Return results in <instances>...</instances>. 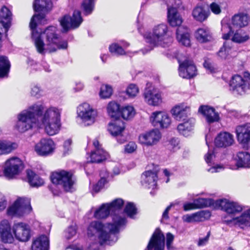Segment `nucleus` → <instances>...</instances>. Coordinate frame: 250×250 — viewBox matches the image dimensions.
<instances>
[{
	"label": "nucleus",
	"instance_id": "f257e3e1",
	"mask_svg": "<svg viewBox=\"0 0 250 250\" xmlns=\"http://www.w3.org/2000/svg\"><path fill=\"white\" fill-rule=\"evenodd\" d=\"M52 7L51 0H35L33 3L34 11L41 13L35 14L32 17L29 26L32 30V38L36 50L41 54H44L46 51L51 53L67 47V42L61 41L57 33L56 27L49 26L43 32H39L36 30L37 24L42 23L45 18V14L49 11Z\"/></svg>",
	"mask_w": 250,
	"mask_h": 250
},
{
	"label": "nucleus",
	"instance_id": "f03ea898",
	"mask_svg": "<svg viewBox=\"0 0 250 250\" xmlns=\"http://www.w3.org/2000/svg\"><path fill=\"white\" fill-rule=\"evenodd\" d=\"M112 222L106 224L99 221L91 222L89 225L87 234L93 243L102 245L107 243L110 245L118 240L117 233L126 223L125 218L118 214L112 216Z\"/></svg>",
	"mask_w": 250,
	"mask_h": 250
},
{
	"label": "nucleus",
	"instance_id": "7ed1b4c3",
	"mask_svg": "<svg viewBox=\"0 0 250 250\" xmlns=\"http://www.w3.org/2000/svg\"><path fill=\"white\" fill-rule=\"evenodd\" d=\"M42 106V110L36 115L37 126L44 128L45 132L52 136L58 133L60 127L61 110L55 106H50L45 109L42 104L36 103Z\"/></svg>",
	"mask_w": 250,
	"mask_h": 250
},
{
	"label": "nucleus",
	"instance_id": "20e7f679",
	"mask_svg": "<svg viewBox=\"0 0 250 250\" xmlns=\"http://www.w3.org/2000/svg\"><path fill=\"white\" fill-rule=\"evenodd\" d=\"M145 38L146 42L149 44L150 47L146 52L142 50L144 54L152 50L154 47L158 46L165 47L172 41V39L168 33V27L164 23L154 26L151 32L146 34Z\"/></svg>",
	"mask_w": 250,
	"mask_h": 250
},
{
	"label": "nucleus",
	"instance_id": "39448f33",
	"mask_svg": "<svg viewBox=\"0 0 250 250\" xmlns=\"http://www.w3.org/2000/svg\"><path fill=\"white\" fill-rule=\"evenodd\" d=\"M196 208H205L214 204L215 207L225 211L226 214L224 217V222L229 225L234 220V204L226 199L216 200L214 203L211 199L198 198L194 200Z\"/></svg>",
	"mask_w": 250,
	"mask_h": 250
},
{
	"label": "nucleus",
	"instance_id": "423d86ee",
	"mask_svg": "<svg viewBox=\"0 0 250 250\" xmlns=\"http://www.w3.org/2000/svg\"><path fill=\"white\" fill-rule=\"evenodd\" d=\"M167 21L171 26L178 27L176 37L178 42L186 46H189L190 44L189 30L186 27L181 26L183 20L175 8H167Z\"/></svg>",
	"mask_w": 250,
	"mask_h": 250
},
{
	"label": "nucleus",
	"instance_id": "0eeeda50",
	"mask_svg": "<svg viewBox=\"0 0 250 250\" xmlns=\"http://www.w3.org/2000/svg\"><path fill=\"white\" fill-rule=\"evenodd\" d=\"M42 110V106L39 104H33L26 110L21 112L18 115V121L16 128L23 132L37 125L36 115H38Z\"/></svg>",
	"mask_w": 250,
	"mask_h": 250
},
{
	"label": "nucleus",
	"instance_id": "6e6552de",
	"mask_svg": "<svg viewBox=\"0 0 250 250\" xmlns=\"http://www.w3.org/2000/svg\"><path fill=\"white\" fill-rule=\"evenodd\" d=\"M222 31L223 32V38L226 40L224 45L217 53L218 56L221 59H230V55L233 53L234 42V34L229 24L223 23Z\"/></svg>",
	"mask_w": 250,
	"mask_h": 250
},
{
	"label": "nucleus",
	"instance_id": "1a4fd4ad",
	"mask_svg": "<svg viewBox=\"0 0 250 250\" xmlns=\"http://www.w3.org/2000/svg\"><path fill=\"white\" fill-rule=\"evenodd\" d=\"M32 210L30 200L26 197H19L8 210L9 215L22 216L29 213Z\"/></svg>",
	"mask_w": 250,
	"mask_h": 250
},
{
	"label": "nucleus",
	"instance_id": "9d476101",
	"mask_svg": "<svg viewBox=\"0 0 250 250\" xmlns=\"http://www.w3.org/2000/svg\"><path fill=\"white\" fill-rule=\"evenodd\" d=\"M51 179L53 184L62 186L65 190L71 191L74 182L72 179L71 173L62 170L55 171L51 176Z\"/></svg>",
	"mask_w": 250,
	"mask_h": 250
},
{
	"label": "nucleus",
	"instance_id": "9b49d317",
	"mask_svg": "<svg viewBox=\"0 0 250 250\" xmlns=\"http://www.w3.org/2000/svg\"><path fill=\"white\" fill-rule=\"evenodd\" d=\"M77 113L83 122L89 125L94 124L98 117V112L89 104L84 103L78 107Z\"/></svg>",
	"mask_w": 250,
	"mask_h": 250
},
{
	"label": "nucleus",
	"instance_id": "f8f14e48",
	"mask_svg": "<svg viewBox=\"0 0 250 250\" xmlns=\"http://www.w3.org/2000/svg\"><path fill=\"white\" fill-rule=\"evenodd\" d=\"M22 168L21 160L18 157H12L5 162L3 173L7 178L13 179L21 172Z\"/></svg>",
	"mask_w": 250,
	"mask_h": 250
},
{
	"label": "nucleus",
	"instance_id": "ddd939ff",
	"mask_svg": "<svg viewBox=\"0 0 250 250\" xmlns=\"http://www.w3.org/2000/svg\"><path fill=\"white\" fill-rule=\"evenodd\" d=\"M82 21L80 11L75 10L72 17L64 16L60 20V23L63 30L67 31L70 28L75 29L78 27Z\"/></svg>",
	"mask_w": 250,
	"mask_h": 250
},
{
	"label": "nucleus",
	"instance_id": "4468645a",
	"mask_svg": "<svg viewBox=\"0 0 250 250\" xmlns=\"http://www.w3.org/2000/svg\"><path fill=\"white\" fill-rule=\"evenodd\" d=\"M13 233L17 240L27 242L31 237V229L29 225L23 222L15 223L12 227Z\"/></svg>",
	"mask_w": 250,
	"mask_h": 250
},
{
	"label": "nucleus",
	"instance_id": "2eb2a0df",
	"mask_svg": "<svg viewBox=\"0 0 250 250\" xmlns=\"http://www.w3.org/2000/svg\"><path fill=\"white\" fill-rule=\"evenodd\" d=\"M143 96L145 102L151 106H159L162 103L161 93L152 86H147L145 90Z\"/></svg>",
	"mask_w": 250,
	"mask_h": 250
},
{
	"label": "nucleus",
	"instance_id": "dca6fc26",
	"mask_svg": "<svg viewBox=\"0 0 250 250\" xmlns=\"http://www.w3.org/2000/svg\"><path fill=\"white\" fill-rule=\"evenodd\" d=\"M150 122L153 126L161 128H167L171 124L169 116L165 112L155 111L151 113Z\"/></svg>",
	"mask_w": 250,
	"mask_h": 250
},
{
	"label": "nucleus",
	"instance_id": "f3484780",
	"mask_svg": "<svg viewBox=\"0 0 250 250\" xmlns=\"http://www.w3.org/2000/svg\"><path fill=\"white\" fill-rule=\"evenodd\" d=\"M161 138L160 132L157 129H152L141 134L139 141L142 145L152 146L156 145Z\"/></svg>",
	"mask_w": 250,
	"mask_h": 250
},
{
	"label": "nucleus",
	"instance_id": "a211bd4d",
	"mask_svg": "<svg viewBox=\"0 0 250 250\" xmlns=\"http://www.w3.org/2000/svg\"><path fill=\"white\" fill-rule=\"evenodd\" d=\"M178 70L179 76L185 79H191L197 74L196 68L190 60H185L182 62H179Z\"/></svg>",
	"mask_w": 250,
	"mask_h": 250
},
{
	"label": "nucleus",
	"instance_id": "6ab92c4d",
	"mask_svg": "<svg viewBox=\"0 0 250 250\" xmlns=\"http://www.w3.org/2000/svg\"><path fill=\"white\" fill-rule=\"evenodd\" d=\"M235 132L239 143L244 148H247L250 142V123L238 126Z\"/></svg>",
	"mask_w": 250,
	"mask_h": 250
},
{
	"label": "nucleus",
	"instance_id": "aec40b11",
	"mask_svg": "<svg viewBox=\"0 0 250 250\" xmlns=\"http://www.w3.org/2000/svg\"><path fill=\"white\" fill-rule=\"evenodd\" d=\"M250 74L248 72L244 73L243 77L235 75V91L242 95L250 89Z\"/></svg>",
	"mask_w": 250,
	"mask_h": 250
},
{
	"label": "nucleus",
	"instance_id": "412c9836",
	"mask_svg": "<svg viewBox=\"0 0 250 250\" xmlns=\"http://www.w3.org/2000/svg\"><path fill=\"white\" fill-rule=\"evenodd\" d=\"M55 149V144L50 138H42L35 146L36 152L41 156H46L51 154Z\"/></svg>",
	"mask_w": 250,
	"mask_h": 250
},
{
	"label": "nucleus",
	"instance_id": "4be33fe9",
	"mask_svg": "<svg viewBox=\"0 0 250 250\" xmlns=\"http://www.w3.org/2000/svg\"><path fill=\"white\" fill-rule=\"evenodd\" d=\"M165 237L162 231L157 229L153 233L147 245L148 250H163L165 246Z\"/></svg>",
	"mask_w": 250,
	"mask_h": 250
},
{
	"label": "nucleus",
	"instance_id": "5701e85b",
	"mask_svg": "<svg viewBox=\"0 0 250 250\" xmlns=\"http://www.w3.org/2000/svg\"><path fill=\"white\" fill-rule=\"evenodd\" d=\"M189 110L190 107L188 106L182 104L174 106L171 110V113L176 120L184 121L188 119Z\"/></svg>",
	"mask_w": 250,
	"mask_h": 250
},
{
	"label": "nucleus",
	"instance_id": "b1692460",
	"mask_svg": "<svg viewBox=\"0 0 250 250\" xmlns=\"http://www.w3.org/2000/svg\"><path fill=\"white\" fill-rule=\"evenodd\" d=\"M157 180V171L155 170L146 171L144 172L141 177L142 184L148 188L154 189L156 187Z\"/></svg>",
	"mask_w": 250,
	"mask_h": 250
},
{
	"label": "nucleus",
	"instance_id": "393cba45",
	"mask_svg": "<svg viewBox=\"0 0 250 250\" xmlns=\"http://www.w3.org/2000/svg\"><path fill=\"white\" fill-rule=\"evenodd\" d=\"M233 142V135L227 132H220L215 139L216 147L226 148L231 146Z\"/></svg>",
	"mask_w": 250,
	"mask_h": 250
},
{
	"label": "nucleus",
	"instance_id": "a878e982",
	"mask_svg": "<svg viewBox=\"0 0 250 250\" xmlns=\"http://www.w3.org/2000/svg\"><path fill=\"white\" fill-rule=\"evenodd\" d=\"M198 111L205 117L207 122L209 124L218 122L219 120V114L213 107L208 105H202L199 107Z\"/></svg>",
	"mask_w": 250,
	"mask_h": 250
},
{
	"label": "nucleus",
	"instance_id": "bb28decb",
	"mask_svg": "<svg viewBox=\"0 0 250 250\" xmlns=\"http://www.w3.org/2000/svg\"><path fill=\"white\" fill-rule=\"evenodd\" d=\"M209 14L203 5L197 4L193 8L191 15L196 21L203 22L208 19Z\"/></svg>",
	"mask_w": 250,
	"mask_h": 250
},
{
	"label": "nucleus",
	"instance_id": "cd10ccee",
	"mask_svg": "<svg viewBox=\"0 0 250 250\" xmlns=\"http://www.w3.org/2000/svg\"><path fill=\"white\" fill-rule=\"evenodd\" d=\"M194 124V119L188 118L177 126V130L182 135L186 137L188 136L192 132Z\"/></svg>",
	"mask_w": 250,
	"mask_h": 250
},
{
	"label": "nucleus",
	"instance_id": "c85d7f7f",
	"mask_svg": "<svg viewBox=\"0 0 250 250\" xmlns=\"http://www.w3.org/2000/svg\"><path fill=\"white\" fill-rule=\"evenodd\" d=\"M125 126L123 122L116 120L110 123L108 126V131L114 137L121 136L125 129Z\"/></svg>",
	"mask_w": 250,
	"mask_h": 250
},
{
	"label": "nucleus",
	"instance_id": "c756f323",
	"mask_svg": "<svg viewBox=\"0 0 250 250\" xmlns=\"http://www.w3.org/2000/svg\"><path fill=\"white\" fill-rule=\"evenodd\" d=\"M49 239L44 235L37 238L32 243V250H48Z\"/></svg>",
	"mask_w": 250,
	"mask_h": 250
},
{
	"label": "nucleus",
	"instance_id": "7c9ffc66",
	"mask_svg": "<svg viewBox=\"0 0 250 250\" xmlns=\"http://www.w3.org/2000/svg\"><path fill=\"white\" fill-rule=\"evenodd\" d=\"M12 19V13L6 6H4L0 10V20L6 31L10 26Z\"/></svg>",
	"mask_w": 250,
	"mask_h": 250
},
{
	"label": "nucleus",
	"instance_id": "2f4dec72",
	"mask_svg": "<svg viewBox=\"0 0 250 250\" xmlns=\"http://www.w3.org/2000/svg\"><path fill=\"white\" fill-rule=\"evenodd\" d=\"M197 40L202 43L209 42L212 37L209 29L207 28H200L198 29L195 34Z\"/></svg>",
	"mask_w": 250,
	"mask_h": 250
},
{
	"label": "nucleus",
	"instance_id": "473e14b6",
	"mask_svg": "<svg viewBox=\"0 0 250 250\" xmlns=\"http://www.w3.org/2000/svg\"><path fill=\"white\" fill-rule=\"evenodd\" d=\"M26 175L28 182L31 186L33 187H38L43 185V180L32 170L30 169L27 170Z\"/></svg>",
	"mask_w": 250,
	"mask_h": 250
},
{
	"label": "nucleus",
	"instance_id": "72a5a7b5",
	"mask_svg": "<svg viewBox=\"0 0 250 250\" xmlns=\"http://www.w3.org/2000/svg\"><path fill=\"white\" fill-rule=\"evenodd\" d=\"M237 166L241 167H250V153L246 151L238 153Z\"/></svg>",
	"mask_w": 250,
	"mask_h": 250
},
{
	"label": "nucleus",
	"instance_id": "f704fd0d",
	"mask_svg": "<svg viewBox=\"0 0 250 250\" xmlns=\"http://www.w3.org/2000/svg\"><path fill=\"white\" fill-rule=\"evenodd\" d=\"M250 21V18L246 12H239L235 14V27L240 28L247 26Z\"/></svg>",
	"mask_w": 250,
	"mask_h": 250
},
{
	"label": "nucleus",
	"instance_id": "c9c22d12",
	"mask_svg": "<svg viewBox=\"0 0 250 250\" xmlns=\"http://www.w3.org/2000/svg\"><path fill=\"white\" fill-rule=\"evenodd\" d=\"M108 156L107 153L103 149H98L92 152L90 155V160L91 163H100L105 160Z\"/></svg>",
	"mask_w": 250,
	"mask_h": 250
},
{
	"label": "nucleus",
	"instance_id": "e433bc0d",
	"mask_svg": "<svg viewBox=\"0 0 250 250\" xmlns=\"http://www.w3.org/2000/svg\"><path fill=\"white\" fill-rule=\"evenodd\" d=\"M17 146H18L16 143L5 141H0V155L11 153L13 150L17 148Z\"/></svg>",
	"mask_w": 250,
	"mask_h": 250
},
{
	"label": "nucleus",
	"instance_id": "4c0bfd02",
	"mask_svg": "<svg viewBox=\"0 0 250 250\" xmlns=\"http://www.w3.org/2000/svg\"><path fill=\"white\" fill-rule=\"evenodd\" d=\"M10 67V62L7 57L0 56V77L7 76Z\"/></svg>",
	"mask_w": 250,
	"mask_h": 250
},
{
	"label": "nucleus",
	"instance_id": "58836bf2",
	"mask_svg": "<svg viewBox=\"0 0 250 250\" xmlns=\"http://www.w3.org/2000/svg\"><path fill=\"white\" fill-rule=\"evenodd\" d=\"M111 212L107 204H103L94 213V216L98 219L104 218Z\"/></svg>",
	"mask_w": 250,
	"mask_h": 250
},
{
	"label": "nucleus",
	"instance_id": "ea45409f",
	"mask_svg": "<svg viewBox=\"0 0 250 250\" xmlns=\"http://www.w3.org/2000/svg\"><path fill=\"white\" fill-rule=\"evenodd\" d=\"M107 111L111 117L117 118L120 114V105L115 102H111L108 104Z\"/></svg>",
	"mask_w": 250,
	"mask_h": 250
},
{
	"label": "nucleus",
	"instance_id": "a19ab883",
	"mask_svg": "<svg viewBox=\"0 0 250 250\" xmlns=\"http://www.w3.org/2000/svg\"><path fill=\"white\" fill-rule=\"evenodd\" d=\"M194 222L204 221L208 219L210 216V212L208 210H201L193 213Z\"/></svg>",
	"mask_w": 250,
	"mask_h": 250
},
{
	"label": "nucleus",
	"instance_id": "79ce46f5",
	"mask_svg": "<svg viewBox=\"0 0 250 250\" xmlns=\"http://www.w3.org/2000/svg\"><path fill=\"white\" fill-rule=\"evenodd\" d=\"M94 0H83L82 3V8L86 15L92 13L94 8Z\"/></svg>",
	"mask_w": 250,
	"mask_h": 250
},
{
	"label": "nucleus",
	"instance_id": "37998d69",
	"mask_svg": "<svg viewBox=\"0 0 250 250\" xmlns=\"http://www.w3.org/2000/svg\"><path fill=\"white\" fill-rule=\"evenodd\" d=\"M135 114L133 107L130 105L123 107L121 109L122 117L125 120L130 119L134 116Z\"/></svg>",
	"mask_w": 250,
	"mask_h": 250
},
{
	"label": "nucleus",
	"instance_id": "c03bdc74",
	"mask_svg": "<svg viewBox=\"0 0 250 250\" xmlns=\"http://www.w3.org/2000/svg\"><path fill=\"white\" fill-rule=\"evenodd\" d=\"M112 88L108 84H103L101 87L100 96L101 98H109L112 95Z\"/></svg>",
	"mask_w": 250,
	"mask_h": 250
},
{
	"label": "nucleus",
	"instance_id": "a18cd8bd",
	"mask_svg": "<svg viewBox=\"0 0 250 250\" xmlns=\"http://www.w3.org/2000/svg\"><path fill=\"white\" fill-rule=\"evenodd\" d=\"M112 212H115L120 209L123 207L124 202L121 198L115 199L110 203H107Z\"/></svg>",
	"mask_w": 250,
	"mask_h": 250
},
{
	"label": "nucleus",
	"instance_id": "49530a36",
	"mask_svg": "<svg viewBox=\"0 0 250 250\" xmlns=\"http://www.w3.org/2000/svg\"><path fill=\"white\" fill-rule=\"evenodd\" d=\"M125 92L129 97L134 98L139 93V89L136 84L131 83L127 87Z\"/></svg>",
	"mask_w": 250,
	"mask_h": 250
},
{
	"label": "nucleus",
	"instance_id": "de8ad7c7",
	"mask_svg": "<svg viewBox=\"0 0 250 250\" xmlns=\"http://www.w3.org/2000/svg\"><path fill=\"white\" fill-rule=\"evenodd\" d=\"M108 175L107 173L105 172V174H103L102 173H100V176H101V179L98 181V182L93 187V191L95 193L98 192L104 186L106 182V180L105 179V176Z\"/></svg>",
	"mask_w": 250,
	"mask_h": 250
},
{
	"label": "nucleus",
	"instance_id": "09e8293b",
	"mask_svg": "<svg viewBox=\"0 0 250 250\" xmlns=\"http://www.w3.org/2000/svg\"><path fill=\"white\" fill-rule=\"evenodd\" d=\"M0 237L1 241L5 243H12L14 240L11 230L0 233Z\"/></svg>",
	"mask_w": 250,
	"mask_h": 250
},
{
	"label": "nucleus",
	"instance_id": "8fccbe9b",
	"mask_svg": "<svg viewBox=\"0 0 250 250\" xmlns=\"http://www.w3.org/2000/svg\"><path fill=\"white\" fill-rule=\"evenodd\" d=\"M249 39V36L243 31L240 30L235 32V42L243 43Z\"/></svg>",
	"mask_w": 250,
	"mask_h": 250
},
{
	"label": "nucleus",
	"instance_id": "3c124183",
	"mask_svg": "<svg viewBox=\"0 0 250 250\" xmlns=\"http://www.w3.org/2000/svg\"><path fill=\"white\" fill-rule=\"evenodd\" d=\"M250 221V208L242 214L240 217H235V224L236 222L244 224Z\"/></svg>",
	"mask_w": 250,
	"mask_h": 250
},
{
	"label": "nucleus",
	"instance_id": "603ef678",
	"mask_svg": "<svg viewBox=\"0 0 250 250\" xmlns=\"http://www.w3.org/2000/svg\"><path fill=\"white\" fill-rule=\"evenodd\" d=\"M109 51L111 53L117 55H122L125 54V52L122 46L117 43H113L110 45Z\"/></svg>",
	"mask_w": 250,
	"mask_h": 250
},
{
	"label": "nucleus",
	"instance_id": "864d4df0",
	"mask_svg": "<svg viewBox=\"0 0 250 250\" xmlns=\"http://www.w3.org/2000/svg\"><path fill=\"white\" fill-rule=\"evenodd\" d=\"M124 211L129 217L132 218L136 214V208L133 203H128L126 205Z\"/></svg>",
	"mask_w": 250,
	"mask_h": 250
},
{
	"label": "nucleus",
	"instance_id": "5fc2aeb1",
	"mask_svg": "<svg viewBox=\"0 0 250 250\" xmlns=\"http://www.w3.org/2000/svg\"><path fill=\"white\" fill-rule=\"evenodd\" d=\"M76 226H71L69 227L64 232V237L67 239H71L76 234Z\"/></svg>",
	"mask_w": 250,
	"mask_h": 250
},
{
	"label": "nucleus",
	"instance_id": "6e6d98bb",
	"mask_svg": "<svg viewBox=\"0 0 250 250\" xmlns=\"http://www.w3.org/2000/svg\"><path fill=\"white\" fill-rule=\"evenodd\" d=\"M174 239V236L171 233L168 232L166 234V246L168 250H174L175 248L172 244Z\"/></svg>",
	"mask_w": 250,
	"mask_h": 250
},
{
	"label": "nucleus",
	"instance_id": "4d7b16f0",
	"mask_svg": "<svg viewBox=\"0 0 250 250\" xmlns=\"http://www.w3.org/2000/svg\"><path fill=\"white\" fill-rule=\"evenodd\" d=\"M11 229L9 222L6 219L2 220L0 222V233L4 231H10Z\"/></svg>",
	"mask_w": 250,
	"mask_h": 250
},
{
	"label": "nucleus",
	"instance_id": "13d9d810",
	"mask_svg": "<svg viewBox=\"0 0 250 250\" xmlns=\"http://www.w3.org/2000/svg\"><path fill=\"white\" fill-rule=\"evenodd\" d=\"M137 145L134 142H130L125 146V152L127 153H132L137 149Z\"/></svg>",
	"mask_w": 250,
	"mask_h": 250
},
{
	"label": "nucleus",
	"instance_id": "bf43d9fd",
	"mask_svg": "<svg viewBox=\"0 0 250 250\" xmlns=\"http://www.w3.org/2000/svg\"><path fill=\"white\" fill-rule=\"evenodd\" d=\"M30 93L32 96H34L38 98L41 96L42 91L40 87L37 85H34L31 87Z\"/></svg>",
	"mask_w": 250,
	"mask_h": 250
},
{
	"label": "nucleus",
	"instance_id": "052dcab7",
	"mask_svg": "<svg viewBox=\"0 0 250 250\" xmlns=\"http://www.w3.org/2000/svg\"><path fill=\"white\" fill-rule=\"evenodd\" d=\"M7 200L6 196L0 192V211L3 210L7 207Z\"/></svg>",
	"mask_w": 250,
	"mask_h": 250
},
{
	"label": "nucleus",
	"instance_id": "680f3d73",
	"mask_svg": "<svg viewBox=\"0 0 250 250\" xmlns=\"http://www.w3.org/2000/svg\"><path fill=\"white\" fill-rule=\"evenodd\" d=\"M166 2L168 5L171 4L170 7L180 8L182 6V2L181 0H166Z\"/></svg>",
	"mask_w": 250,
	"mask_h": 250
},
{
	"label": "nucleus",
	"instance_id": "e2e57ef3",
	"mask_svg": "<svg viewBox=\"0 0 250 250\" xmlns=\"http://www.w3.org/2000/svg\"><path fill=\"white\" fill-rule=\"evenodd\" d=\"M179 203H180L179 201H175L174 202L171 203L170 204V205L168 206L166 208V209L163 212V214L162 215V218L163 219H167L168 218V211H169V210L173 206H174L176 205L179 204Z\"/></svg>",
	"mask_w": 250,
	"mask_h": 250
},
{
	"label": "nucleus",
	"instance_id": "0e129e2a",
	"mask_svg": "<svg viewBox=\"0 0 250 250\" xmlns=\"http://www.w3.org/2000/svg\"><path fill=\"white\" fill-rule=\"evenodd\" d=\"M210 8L211 11L215 14H219L221 11L219 5L215 2H212L210 4Z\"/></svg>",
	"mask_w": 250,
	"mask_h": 250
},
{
	"label": "nucleus",
	"instance_id": "69168bd1",
	"mask_svg": "<svg viewBox=\"0 0 250 250\" xmlns=\"http://www.w3.org/2000/svg\"><path fill=\"white\" fill-rule=\"evenodd\" d=\"M215 157L214 153L213 151H209L206 155L205 156V160L208 165L211 164L213 158Z\"/></svg>",
	"mask_w": 250,
	"mask_h": 250
},
{
	"label": "nucleus",
	"instance_id": "338daca9",
	"mask_svg": "<svg viewBox=\"0 0 250 250\" xmlns=\"http://www.w3.org/2000/svg\"><path fill=\"white\" fill-rule=\"evenodd\" d=\"M182 219H183V221L185 222H188V223L194 222L193 213L191 214L185 215L183 216Z\"/></svg>",
	"mask_w": 250,
	"mask_h": 250
},
{
	"label": "nucleus",
	"instance_id": "774afa93",
	"mask_svg": "<svg viewBox=\"0 0 250 250\" xmlns=\"http://www.w3.org/2000/svg\"><path fill=\"white\" fill-rule=\"evenodd\" d=\"M184 209L185 211H188L189 210L196 208H195V205L194 204V201L193 203H187L184 205Z\"/></svg>",
	"mask_w": 250,
	"mask_h": 250
}]
</instances>
